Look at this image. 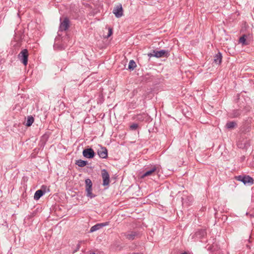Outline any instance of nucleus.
Returning <instances> with one entry per match:
<instances>
[{
	"instance_id": "nucleus-1",
	"label": "nucleus",
	"mask_w": 254,
	"mask_h": 254,
	"mask_svg": "<svg viewBox=\"0 0 254 254\" xmlns=\"http://www.w3.org/2000/svg\"><path fill=\"white\" fill-rule=\"evenodd\" d=\"M158 168L155 166H151L150 168L146 167L144 169V173L141 175V179H144L146 177L156 175L158 173Z\"/></svg>"
},
{
	"instance_id": "nucleus-2",
	"label": "nucleus",
	"mask_w": 254,
	"mask_h": 254,
	"mask_svg": "<svg viewBox=\"0 0 254 254\" xmlns=\"http://www.w3.org/2000/svg\"><path fill=\"white\" fill-rule=\"evenodd\" d=\"M235 179L243 182L245 185H251L254 183V179L249 175H239L235 176Z\"/></svg>"
},
{
	"instance_id": "nucleus-3",
	"label": "nucleus",
	"mask_w": 254,
	"mask_h": 254,
	"mask_svg": "<svg viewBox=\"0 0 254 254\" xmlns=\"http://www.w3.org/2000/svg\"><path fill=\"white\" fill-rule=\"evenodd\" d=\"M147 55L150 58L152 57L156 58L167 57L169 55V53L168 51L165 50H161L159 51L153 50L152 53H148Z\"/></svg>"
},
{
	"instance_id": "nucleus-4",
	"label": "nucleus",
	"mask_w": 254,
	"mask_h": 254,
	"mask_svg": "<svg viewBox=\"0 0 254 254\" xmlns=\"http://www.w3.org/2000/svg\"><path fill=\"white\" fill-rule=\"evenodd\" d=\"M85 190L86 192V196L90 198L95 197V195L92 193V183L90 179H86L85 181Z\"/></svg>"
},
{
	"instance_id": "nucleus-5",
	"label": "nucleus",
	"mask_w": 254,
	"mask_h": 254,
	"mask_svg": "<svg viewBox=\"0 0 254 254\" xmlns=\"http://www.w3.org/2000/svg\"><path fill=\"white\" fill-rule=\"evenodd\" d=\"M28 55V51L26 49H23L18 55V58L24 65L27 64Z\"/></svg>"
},
{
	"instance_id": "nucleus-6",
	"label": "nucleus",
	"mask_w": 254,
	"mask_h": 254,
	"mask_svg": "<svg viewBox=\"0 0 254 254\" xmlns=\"http://www.w3.org/2000/svg\"><path fill=\"white\" fill-rule=\"evenodd\" d=\"M122 235L128 240H133L140 237L139 232L135 231H129L123 233Z\"/></svg>"
},
{
	"instance_id": "nucleus-7",
	"label": "nucleus",
	"mask_w": 254,
	"mask_h": 254,
	"mask_svg": "<svg viewBox=\"0 0 254 254\" xmlns=\"http://www.w3.org/2000/svg\"><path fill=\"white\" fill-rule=\"evenodd\" d=\"M60 21L61 23L59 27V30L63 31L68 29L69 26V20L68 18L67 17H64L63 21H62V18H61Z\"/></svg>"
},
{
	"instance_id": "nucleus-8",
	"label": "nucleus",
	"mask_w": 254,
	"mask_h": 254,
	"mask_svg": "<svg viewBox=\"0 0 254 254\" xmlns=\"http://www.w3.org/2000/svg\"><path fill=\"white\" fill-rule=\"evenodd\" d=\"M101 175L103 179V185L104 186H108L109 185L110 175L106 169H103L101 171Z\"/></svg>"
},
{
	"instance_id": "nucleus-9",
	"label": "nucleus",
	"mask_w": 254,
	"mask_h": 254,
	"mask_svg": "<svg viewBox=\"0 0 254 254\" xmlns=\"http://www.w3.org/2000/svg\"><path fill=\"white\" fill-rule=\"evenodd\" d=\"M47 187L45 185H43L41 189L37 190L34 196V198L36 200H38L42 197L46 192Z\"/></svg>"
},
{
	"instance_id": "nucleus-10",
	"label": "nucleus",
	"mask_w": 254,
	"mask_h": 254,
	"mask_svg": "<svg viewBox=\"0 0 254 254\" xmlns=\"http://www.w3.org/2000/svg\"><path fill=\"white\" fill-rule=\"evenodd\" d=\"M83 156L88 159L93 158L95 155V153L91 148H86L83 150Z\"/></svg>"
},
{
	"instance_id": "nucleus-11",
	"label": "nucleus",
	"mask_w": 254,
	"mask_h": 254,
	"mask_svg": "<svg viewBox=\"0 0 254 254\" xmlns=\"http://www.w3.org/2000/svg\"><path fill=\"white\" fill-rule=\"evenodd\" d=\"M113 13L117 18H120L123 15V9L121 4L117 5L114 7Z\"/></svg>"
},
{
	"instance_id": "nucleus-12",
	"label": "nucleus",
	"mask_w": 254,
	"mask_h": 254,
	"mask_svg": "<svg viewBox=\"0 0 254 254\" xmlns=\"http://www.w3.org/2000/svg\"><path fill=\"white\" fill-rule=\"evenodd\" d=\"M97 154L100 158L106 159L108 157V150L106 147L100 146V148L97 150Z\"/></svg>"
},
{
	"instance_id": "nucleus-13",
	"label": "nucleus",
	"mask_w": 254,
	"mask_h": 254,
	"mask_svg": "<svg viewBox=\"0 0 254 254\" xmlns=\"http://www.w3.org/2000/svg\"><path fill=\"white\" fill-rule=\"evenodd\" d=\"M109 224V222H106L104 223H97L95 224V225L91 227L90 228V230L89 231L90 233H93L95 231H96L98 230H100L102 228H103L104 226H106Z\"/></svg>"
},
{
	"instance_id": "nucleus-14",
	"label": "nucleus",
	"mask_w": 254,
	"mask_h": 254,
	"mask_svg": "<svg viewBox=\"0 0 254 254\" xmlns=\"http://www.w3.org/2000/svg\"><path fill=\"white\" fill-rule=\"evenodd\" d=\"M240 106V109H236L234 110L232 113H231V116L232 118H237L240 116L241 114V112L240 111V109L244 107V105H241V104L239 105Z\"/></svg>"
},
{
	"instance_id": "nucleus-15",
	"label": "nucleus",
	"mask_w": 254,
	"mask_h": 254,
	"mask_svg": "<svg viewBox=\"0 0 254 254\" xmlns=\"http://www.w3.org/2000/svg\"><path fill=\"white\" fill-rule=\"evenodd\" d=\"M195 235L198 239H202L206 235V232L204 229L199 230L195 233Z\"/></svg>"
},
{
	"instance_id": "nucleus-16",
	"label": "nucleus",
	"mask_w": 254,
	"mask_h": 254,
	"mask_svg": "<svg viewBox=\"0 0 254 254\" xmlns=\"http://www.w3.org/2000/svg\"><path fill=\"white\" fill-rule=\"evenodd\" d=\"M246 34L243 35L239 38V43H242L243 45H248L250 43V40L246 39Z\"/></svg>"
},
{
	"instance_id": "nucleus-17",
	"label": "nucleus",
	"mask_w": 254,
	"mask_h": 254,
	"mask_svg": "<svg viewBox=\"0 0 254 254\" xmlns=\"http://www.w3.org/2000/svg\"><path fill=\"white\" fill-rule=\"evenodd\" d=\"M222 55L220 52H218L214 57V62L216 64H220L222 62Z\"/></svg>"
},
{
	"instance_id": "nucleus-18",
	"label": "nucleus",
	"mask_w": 254,
	"mask_h": 254,
	"mask_svg": "<svg viewBox=\"0 0 254 254\" xmlns=\"http://www.w3.org/2000/svg\"><path fill=\"white\" fill-rule=\"evenodd\" d=\"M237 123L235 121L228 122L226 124V127L229 129H232L237 127Z\"/></svg>"
},
{
	"instance_id": "nucleus-19",
	"label": "nucleus",
	"mask_w": 254,
	"mask_h": 254,
	"mask_svg": "<svg viewBox=\"0 0 254 254\" xmlns=\"http://www.w3.org/2000/svg\"><path fill=\"white\" fill-rule=\"evenodd\" d=\"M75 164L80 167H83L88 164L87 161L79 159L76 161Z\"/></svg>"
},
{
	"instance_id": "nucleus-20",
	"label": "nucleus",
	"mask_w": 254,
	"mask_h": 254,
	"mask_svg": "<svg viewBox=\"0 0 254 254\" xmlns=\"http://www.w3.org/2000/svg\"><path fill=\"white\" fill-rule=\"evenodd\" d=\"M34 121V118L32 116H28L26 126L29 127H30Z\"/></svg>"
},
{
	"instance_id": "nucleus-21",
	"label": "nucleus",
	"mask_w": 254,
	"mask_h": 254,
	"mask_svg": "<svg viewBox=\"0 0 254 254\" xmlns=\"http://www.w3.org/2000/svg\"><path fill=\"white\" fill-rule=\"evenodd\" d=\"M136 66V64L135 62L133 60H130L129 62L128 68L130 70H133Z\"/></svg>"
},
{
	"instance_id": "nucleus-22",
	"label": "nucleus",
	"mask_w": 254,
	"mask_h": 254,
	"mask_svg": "<svg viewBox=\"0 0 254 254\" xmlns=\"http://www.w3.org/2000/svg\"><path fill=\"white\" fill-rule=\"evenodd\" d=\"M146 117V115L145 114H138L136 115L135 119L139 121H143Z\"/></svg>"
},
{
	"instance_id": "nucleus-23",
	"label": "nucleus",
	"mask_w": 254,
	"mask_h": 254,
	"mask_svg": "<svg viewBox=\"0 0 254 254\" xmlns=\"http://www.w3.org/2000/svg\"><path fill=\"white\" fill-rule=\"evenodd\" d=\"M85 242H86L85 241H79L78 242V244L76 246V249L73 251V252L75 253V252H77L79 250L80 247H81V243H85Z\"/></svg>"
},
{
	"instance_id": "nucleus-24",
	"label": "nucleus",
	"mask_w": 254,
	"mask_h": 254,
	"mask_svg": "<svg viewBox=\"0 0 254 254\" xmlns=\"http://www.w3.org/2000/svg\"><path fill=\"white\" fill-rule=\"evenodd\" d=\"M138 126L137 124H133L130 126V128L131 130H135L138 127Z\"/></svg>"
},
{
	"instance_id": "nucleus-25",
	"label": "nucleus",
	"mask_w": 254,
	"mask_h": 254,
	"mask_svg": "<svg viewBox=\"0 0 254 254\" xmlns=\"http://www.w3.org/2000/svg\"><path fill=\"white\" fill-rule=\"evenodd\" d=\"M113 33L112 29L111 28L109 29V32L107 35V37H109Z\"/></svg>"
},
{
	"instance_id": "nucleus-26",
	"label": "nucleus",
	"mask_w": 254,
	"mask_h": 254,
	"mask_svg": "<svg viewBox=\"0 0 254 254\" xmlns=\"http://www.w3.org/2000/svg\"><path fill=\"white\" fill-rule=\"evenodd\" d=\"M246 39H250L251 40V36L250 34H246Z\"/></svg>"
},
{
	"instance_id": "nucleus-27",
	"label": "nucleus",
	"mask_w": 254,
	"mask_h": 254,
	"mask_svg": "<svg viewBox=\"0 0 254 254\" xmlns=\"http://www.w3.org/2000/svg\"><path fill=\"white\" fill-rule=\"evenodd\" d=\"M181 254H188L187 252H184L182 253Z\"/></svg>"
},
{
	"instance_id": "nucleus-28",
	"label": "nucleus",
	"mask_w": 254,
	"mask_h": 254,
	"mask_svg": "<svg viewBox=\"0 0 254 254\" xmlns=\"http://www.w3.org/2000/svg\"><path fill=\"white\" fill-rule=\"evenodd\" d=\"M90 254H96L95 253H91Z\"/></svg>"
},
{
	"instance_id": "nucleus-29",
	"label": "nucleus",
	"mask_w": 254,
	"mask_h": 254,
	"mask_svg": "<svg viewBox=\"0 0 254 254\" xmlns=\"http://www.w3.org/2000/svg\"><path fill=\"white\" fill-rule=\"evenodd\" d=\"M133 254H135V253H133Z\"/></svg>"
}]
</instances>
